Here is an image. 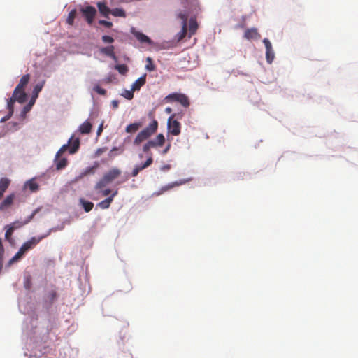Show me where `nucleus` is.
<instances>
[{"label": "nucleus", "mask_w": 358, "mask_h": 358, "mask_svg": "<svg viewBox=\"0 0 358 358\" xmlns=\"http://www.w3.org/2000/svg\"><path fill=\"white\" fill-rule=\"evenodd\" d=\"M122 175L120 169L116 167L110 169L105 173L102 178L95 184L94 190L101 196H107L115 189H110L108 186L117 180Z\"/></svg>", "instance_id": "1"}, {"label": "nucleus", "mask_w": 358, "mask_h": 358, "mask_svg": "<svg viewBox=\"0 0 358 358\" xmlns=\"http://www.w3.org/2000/svg\"><path fill=\"white\" fill-rule=\"evenodd\" d=\"M158 128V122L156 120H153L148 127L143 129L136 136V143H139L149 138L152 134H154Z\"/></svg>", "instance_id": "2"}, {"label": "nucleus", "mask_w": 358, "mask_h": 358, "mask_svg": "<svg viewBox=\"0 0 358 358\" xmlns=\"http://www.w3.org/2000/svg\"><path fill=\"white\" fill-rule=\"evenodd\" d=\"M164 101L167 103L178 102L185 108H187L190 104L189 99L187 95L177 92L169 94L164 98Z\"/></svg>", "instance_id": "3"}, {"label": "nucleus", "mask_w": 358, "mask_h": 358, "mask_svg": "<svg viewBox=\"0 0 358 358\" xmlns=\"http://www.w3.org/2000/svg\"><path fill=\"white\" fill-rule=\"evenodd\" d=\"M165 143V138L162 134H158L155 140L148 141L143 147L145 152H148L151 148L162 147Z\"/></svg>", "instance_id": "4"}, {"label": "nucleus", "mask_w": 358, "mask_h": 358, "mask_svg": "<svg viewBox=\"0 0 358 358\" xmlns=\"http://www.w3.org/2000/svg\"><path fill=\"white\" fill-rule=\"evenodd\" d=\"M80 12L87 23L91 25L96 15V10L92 6H87L80 8Z\"/></svg>", "instance_id": "5"}, {"label": "nucleus", "mask_w": 358, "mask_h": 358, "mask_svg": "<svg viewBox=\"0 0 358 358\" xmlns=\"http://www.w3.org/2000/svg\"><path fill=\"white\" fill-rule=\"evenodd\" d=\"M176 114L171 115L168 120V130L170 134L173 136H178L180 134L181 125L180 123L174 120Z\"/></svg>", "instance_id": "6"}, {"label": "nucleus", "mask_w": 358, "mask_h": 358, "mask_svg": "<svg viewBox=\"0 0 358 358\" xmlns=\"http://www.w3.org/2000/svg\"><path fill=\"white\" fill-rule=\"evenodd\" d=\"M177 17L182 20V29L180 32L177 34L178 41L182 40L187 35V16L185 13H179L177 15Z\"/></svg>", "instance_id": "7"}, {"label": "nucleus", "mask_w": 358, "mask_h": 358, "mask_svg": "<svg viewBox=\"0 0 358 358\" xmlns=\"http://www.w3.org/2000/svg\"><path fill=\"white\" fill-rule=\"evenodd\" d=\"M136 39L139 41L144 48L148 49L153 45V41L148 36L138 31H136Z\"/></svg>", "instance_id": "8"}, {"label": "nucleus", "mask_w": 358, "mask_h": 358, "mask_svg": "<svg viewBox=\"0 0 358 358\" xmlns=\"http://www.w3.org/2000/svg\"><path fill=\"white\" fill-rule=\"evenodd\" d=\"M263 43L266 48V58L268 64H271L275 58V53L271 43L268 38H264Z\"/></svg>", "instance_id": "9"}, {"label": "nucleus", "mask_w": 358, "mask_h": 358, "mask_svg": "<svg viewBox=\"0 0 358 358\" xmlns=\"http://www.w3.org/2000/svg\"><path fill=\"white\" fill-rule=\"evenodd\" d=\"M117 189H115L113 192L110 193V195L107 196L108 197L99 202L97 204V206L101 209H107L110 207L111 203L113 202L114 197L117 194Z\"/></svg>", "instance_id": "10"}, {"label": "nucleus", "mask_w": 358, "mask_h": 358, "mask_svg": "<svg viewBox=\"0 0 358 358\" xmlns=\"http://www.w3.org/2000/svg\"><path fill=\"white\" fill-rule=\"evenodd\" d=\"M189 180H190V179H187V180L183 179V180H180L179 181H176V182L169 183V184L162 187L160 189V190L157 193H156V194L160 195V194H163L164 192L169 191L175 187H178V186L184 185L186 182H189Z\"/></svg>", "instance_id": "11"}, {"label": "nucleus", "mask_w": 358, "mask_h": 358, "mask_svg": "<svg viewBox=\"0 0 358 358\" xmlns=\"http://www.w3.org/2000/svg\"><path fill=\"white\" fill-rule=\"evenodd\" d=\"M96 6L101 15L106 18H109V15L110 14V8L106 2L99 1L96 3Z\"/></svg>", "instance_id": "12"}, {"label": "nucleus", "mask_w": 358, "mask_h": 358, "mask_svg": "<svg viewBox=\"0 0 358 358\" xmlns=\"http://www.w3.org/2000/svg\"><path fill=\"white\" fill-rule=\"evenodd\" d=\"M43 237H32L30 240L22 244L21 248L27 252L36 245Z\"/></svg>", "instance_id": "13"}, {"label": "nucleus", "mask_w": 358, "mask_h": 358, "mask_svg": "<svg viewBox=\"0 0 358 358\" xmlns=\"http://www.w3.org/2000/svg\"><path fill=\"white\" fill-rule=\"evenodd\" d=\"M43 237H32L30 240L22 244L21 248L27 252L36 245Z\"/></svg>", "instance_id": "14"}, {"label": "nucleus", "mask_w": 358, "mask_h": 358, "mask_svg": "<svg viewBox=\"0 0 358 358\" xmlns=\"http://www.w3.org/2000/svg\"><path fill=\"white\" fill-rule=\"evenodd\" d=\"M43 237H32L30 240L22 244L21 248L27 252L36 245Z\"/></svg>", "instance_id": "15"}, {"label": "nucleus", "mask_w": 358, "mask_h": 358, "mask_svg": "<svg viewBox=\"0 0 358 358\" xmlns=\"http://www.w3.org/2000/svg\"><path fill=\"white\" fill-rule=\"evenodd\" d=\"M261 35L256 28L247 29L244 33V38L248 40H258Z\"/></svg>", "instance_id": "16"}, {"label": "nucleus", "mask_w": 358, "mask_h": 358, "mask_svg": "<svg viewBox=\"0 0 358 358\" xmlns=\"http://www.w3.org/2000/svg\"><path fill=\"white\" fill-rule=\"evenodd\" d=\"M15 198V194H10L8 195L5 199L0 203V210H4L10 208Z\"/></svg>", "instance_id": "17"}, {"label": "nucleus", "mask_w": 358, "mask_h": 358, "mask_svg": "<svg viewBox=\"0 0 358 358\" xmlns=\"http://www.w3.org/2000/svg\"><path fill=\"white\" fill-rule=\"evenodd\" d=\"M100 52L102 54L110 57L115 62H117V57L115 54V47L113 45H109L107 47L101 48L100 50Z\"/></svg>", "instance_id": "18"}, {"label": "nucleus", "mask_w": 358, "mask_h": 358, "mask_svg": "<svg viewBox=\"0 0 358 358\" xmlns=\"http://www.w3.org/2000/svg\"><path fill=\"white\" fill-rule=\"evenodd\" d=\"M68 144L69 145H70L69 153L74 154L75 152H77L78 149L79 148L80 140L78 138H73V137H71L69 139Z\"/></svg>", "instance_id": "19"}, {"label": "nucleus", "mask_w": 358, "mask_h": 358, "mask_svg": "<svg viewBox=\"0 0 358 358\" xmlns=\"http://www.w3.org/2000/svg\"><path fill=\"white\" fill-rule=\"evenodd\" d=\"M30 80V75L29 74H26V75H24L20 80V82L18 83V85L15 87V94L17 93V92L19 90H23L24 89V87L27 86V85L28 84L29 81Z\"/></svg>", "instance_id": "20"}, {"label": "nucleus", "mask_w": 358, "mask_h": 358, "mask_svg": "<svg viewBox=\"0 0 358 358\" xmlns=\"http://www.w3.org/2000/svg\"><path fill=\"white\" fill-rule=\"evenodd\" d=\"M16 101H18L20 103H23L27 100V94L24 92V89L19 90L16 94H15V90L13 91L12 96Z\"/></svg>", "instance_id": "21"}, {"label": "nucleus", "mask_w": 358, "mask_h": 358, "mask_svg": "<svg viewBox=\"0 0 358 358\" xmlns=\"http://www.w3.org/2000/svg\"><path fill=\"white\" fill-rule=\"evenodd\" d=\"M10 180L7 178H1L0 180V199L3 197V194L8 188Z\"/></svg>", "instance_id": "22"}, {"label": "nucleus", "mask_w": 358, "mask_h": 358, "mask_svg": "<svg viewBox=\"0 0 358 358\" xmlns=\"http://www.w3.org/2000/svg\"><path fill=\"white\" fill-rule=\"evenodd\" d=\"M198 29V23L195 18L191 17L189 21V37H192Z\"/></svg>", "instance_id": "23"}, {"label": "nucleus", "mask_w": 358, "mask_h": 358, "mask_svg": "<svg viewBox=\"0 0 358 358\" xmlns=\"http://www.w3.org/2000/svg\"><path fill=\"white\" fill-rule=\"evenodd\" d=\"M99 167V163L95 162L92 166L87 167L82 173V176L93 175Z\"/></svg>", "instance_id": "24"}, {"label": "nucleus", "mask_w": 358, "mask_h": 358, "mask_svg": "<svg viewBox=\"0 0 358 358\" xmlns=\"http://www.w3.org/2000/svg\"><path fill=\"white\" fill-rule=\"evenodd\" d=\"M25 187L29 188V190L31 192H36L39 189V186L38 185L36 182L35 181V179L34 178H32V179H30L29 180H28L26 183H25Z\"/></svg>", "instance_id": "25"}, {"label": "nucleus", "mask_w": 358, "mask_h": 358, "mask_svg": "<svg viewBox=\"0 0 358 358\" xmlns=\"http://www.w3.org/2000/svg\"><path fill=\"white\" fill-rule=\"evenodd\" d=\"M92 129V124L88 121L84 122L79 127V131L83 134L90 133Z\"/></svg>", "instance_id": "26"}, {"label": "nucleus", "mask_w": 358, "mask_h": 358, "mask_svg": "<svg viewBox=\"0 0 358 358\" xmlns=\"http://www.w3.org/2000/svg\"><path fill=\"white\" fill-rule=\"evenodd\" d=\"M152 161L153 160H152V155L150 153V155H149L148 158L147 159L146 162L143 164H141V165L136 166V176L138 174V173L140 171H141V170L147 168L148 166H149L152 163Z\"/></svg>", "instance_id": "27"}, {"label": "nucleus", "mask_w": 358, "mask_h": 358, "mask_svg": "<svg viewBox=\"0 0 358 358\" xmlns=\"http://www.w3.org/2000/svg\"><path fill=\"white\" fill-rule=\"evenodd\" d=\"M80 203L84 208L85 211L87 213L91 211L94 207V203L92 202L86 201L84 199H80Z\"/></svg>", "instance_id": "28"}, {"label": "nucleus", "mask_w": 358, "mask_h": 358, "mask_svg": "<svg viewBox=\"0 0 358 358\" xmlns=\"http://www.w3.org/2000/svg\"><path fill=\"white\" fill-rule=\"evenodd\" d=\"M55 162L57 170L62 169L67 165V159L66 158H59V157H56Z\"/></svg>", "instance_id": "29"}, {"label": "nucleus", "mask_w": 358, "mask_h": 358, "mask_svg": "<svg viewBox=\"0 0 358 358\" xmlns=\"http://www.w3.org/2000/svg\"><path fill=\"white\" fill-rule=\"evenodd\" d=\"M25 251L20 247L17 252L12 257V259L10 260V264L14 263L19 259H20L25 254Z\"/></svg>", "instance_id": "30"}, {"label": "nucleus", "mask_w": 358, "mask_h": 358, "mask_svg": "<svg viewBox=\"0 0 358 358\" xmlns=\"http://www.w3.org/2000/svg\"><path fill=\"white\" fill-rule=\"evenodd\" d=\"M77 11L73 9L69 13L66 19V23L71 26L73 25L75 18L76 17Z\"/></svg>", "instance_id": "31"}, {"label": "nucleus", "mask_w": 358, "mask_h": 358, "mask_svg": "<svg viewBox=\"0 0 358 358\" xmlns=\"http://www.w3.org/2000/svg\"><path fill=\"white\" fill-rule=\"evenodd\" d=\"M110 14L115 17H124L126 16L125 12L122 8L110 9Z\"/></svg>", "instance_id": "32"}, {"label": "nucleus", "mask_w": 358, "mask_h": 358, "mask_svg": "<svg viewBox=\"0 0 358 358\" xmlns=\"http://www.w3.org/2000/svg\"><path fill=\"white\" fill-rule=\"evenodd\" d=\"M15 223H13L12 225L8 226V228L7 229L6 234H5V238L8 241H11V236L13 233V231L17 227L15 226ZM19 226H17L18 227Z\"/></svg>", "instance_id": "33"}, {"label": "nucleus", "mask_w": 358, "mask_h": 358, "mask_svg": "<svg viewBox=\"0 0 358 358\" xmlns=\"http://www.w3.org/2000/svg\"><path fill=\"white\" fill-rule=\"evenodd\" d=\"M15 101H16L15 99L13 96L8 101L7 108L9 110V115H8V117H7V119H8L10 117H11V115L13 113L14 103Z\"/></svg>", "instance_id": "34"}, {"label": "nucleus", "mask_w": 358, "mask_h": 358, "mask_svg": "<svg viewBox=\"0 0 358 358\" xmlns=\"http://www.w3.org/2000/svg\"><path fill=\"white\" fill-rule=\"evenodd\" d=\"M43 84H44V82H43L42 83H38L37 85H35L34 90H33V94H32L31 98L36 99L38 97V93L41 91V90L43 87Z\"/></svg>", "instance_id": "35"}, {"label": "nucleus", "mask_w": 358, "mask_h": 358, "mask_svg": "<svg viewBox=\"0 0 358 358\" xmlns=\"http://www.w3.org/2000/svg\"><path fill=\"white\" fill-rule=\"evenodd\" d=\"M146 74L143 75L139 78L136 80V91L139 90L141 86L145 83Z\"/></svg>", "instance_id": "36"}, {"label": "nucleus", "mask_w": 358, "mask_h": 358, "mask_svg": "<svg viewBox=\"0 0 358 358\" xmlns=\"http://www.w3.org/2000/svg\"><path fill=\"white\" fill-rule=\"evenodd\" d=\"M114 68L122 75H125L128 71V67L125 64H117Z\"/></svg>", "instance_id": "37"}, {"label": "nucleus", "mask_w": 358, "mask_h": 358, "mask_svg": "<svg viewBox=\"0 0 358 358\" xmlns=\"http://www.w3.org/2000/svg\"><path fill=\"white\" fill-rule=\"evenodd\" d=\"M134 92V83L131 86V90H124L122 95L127 99H131L133 98V92Z\"/></svg>", "instance_id": "38"}, {"label": "nucleus", "mask_w": 358, "mask_h": 358, "mask_svg": "<svg viewBox=\"0 0 358 358\" xmlns=\"http://www.w3.org/2000/svg\"><path fill=\"white\" fill-rule=\"evenodd\" d=\"M145 69L149 71H152L155 69V66L154 65L152 60L150 57L146 58Z\"/></svg>", "instance_id": "39"}, {"label": "nucleus", "mask_w": 358, "mask_h": 358, "mask_svg": "<svg viewBox=\"0 0 358 358\" xmlns=\"http://www.w3.org/2000/svg\"><path fill=\"white\" fill-rule=\"evenodd\" d=\"M122 152V149L118 148H113L109 152L108 155L110 159L115 157L118 154Z\"/></svg>", "instance_id": "40"}, {"label": "nucleus", "mask_w": 358, "mask_h": 358, "mask_svg": "<svg viewBox=\"0 0 358 358\" xmlns=\"http://www.w3.org/2000/svg\"><path fill=\"white\" fill-rule=\"evenodd\" d=\"M32 285L31 283V277L30 275H27L24 277V286L27 289H29Z\"/></svg>", "instance_id": "41"}, {"label": "nucleus", "mask_w": 358, "mask_h": 358, "mask_svg": "<svg viewBox=\"0 0 358 358\" xmlns=\"http://www.w3.org/2000/svg\"><path fill=\"white\" fill-rule=\"evenodd\" d=\"M98 22L99 24L103 25L107 28H111L113 27V23L107 20H100Z\"/></svg>", "instance_id": "42"}, {"label": "nucleus", "mask_w": 358, "mask_h": 358, "mask_svg": "<svg viewBox=\"0 0 358 358\" xmlns=\"http://www.w3.org/2000/svg\"><path fill=\"white\" fill-rule=\"evenodd\" d=\"M57 297V292L55 291H51L48 294V299L50 302L53 303Z\"/></svg>", "instance_id": "43"}, {"label": "nucleus", "mask_w": 358, "mask_h": 358, "mask_svg": "<svg viewBox=\"0 0 358 358\" xmlns=\"http://www.w3.org/2000/svg\"><path fill=\"white\" fill-rule=\"evenodd\" d=\"M94 90L98 94L101 95H105L106 93V90L103 88H101L100 86L96 85L94 87Z\"/></svg>", "instance_id": "44"}, {"label": "nucleus", "mask_w": 358, "mask_h": 358, "mask_svg": "<svg viewBox=\"0 0 358 358\" xmlns=\"http://www.w3.org/2000/svg\"><path fill=\"white\" fill-rule=\"evenodd\" d=\"M101 38L105 43H112L114 41L113 38L107 35L103 36Z\"/></svg>", "instance_id": "45"}, {"label": "nucleus", "mask_w": 358, "mask_h": 358, "mask_svg": "<svg viewBox=\"0 0 358 358\" xmlns=\"http://www.w3.org/2000/svg\"><path fill=\"white\" fill-rule=\"evenodd\" d=\"M34 102H35V99L31 98V100L29 101V104L24 107V108H23L24 113H27V111H29L30 110V108H31V106H33V104L34 103Z\"/></svg>", "instance_id": "46"}, {"label": "nucleus", "mask_w": 358, "mask_h": 358, "mask_svg": "<svg viewBox=\"0 0 358 358\" xmlns=\"http://www.w3.org/2000/svg\"><path fill=\"white\" fill-rule=\"evenodd\" d=\"M69 147V144L64 145L62 146V148L59 150V151L57 152L56 157H59L60 155L64 152Z\"/></svg>", "instance_id": "47"}, {"label": "nucleus", "mask_w": 358, "mask_h": 358, "mask_svg": "<svg viewBox=\"0 0 358 358\" xmlns=\"http://www.w3.org/2000/svg\"><path fill=\"white\" fill-rule=\"evenodd\" d=\"M107 150V148L104 147V148H99L96 150V152H95V156L96 157H99L101 156L103 152H105Z\"/></svg>", "instance_id": "48"}, {"label": "nucleus", "mask_w": 358, "mask_h": 358, "mask_svg": "<svg viewBox=\"0 0 358 358\" xmlns=\"http://www.w3.org/2000/svg\"><path fill=\"white\" fill-rule=\"evenodd\" d=\"M126 131L128 133L134 131V123L129 124L126 128Z\"/></svg>", "instance_id": "49"}, {"label": "nucleus", "mask_w": 358, "mask_h": 358, "mask_svg": "<svg viewBox=\"0 0 358 358\" xmlns=\"http://www.w3.org/2000/svg\"><path fill=\"white\" fill-rule=\"evenodd\" d=\"M111 106L113 107V109H116L117 108L118 106H119V102L118 101H116V100H113L112 102H111Z\"/></svg>", "instance_id": "50"}, {"label": "nucleus", "mask_w": 358, "mask_h": 358, "mask_svg": "<svg viewBox=\"0 0 358 358\" xmlns=\"http://www.w3.org/2000/svg\"><path fill=\"white\" fill-rule=\"evenodd\" d=\"M3 247L2 245L1 239L0 238V257H3Z\"/></svg>", "instance_id": "51"}, {"label": "nucleus", "mask_w": 358, "mask_h": 358, "mask_svg": "<svg viewBox=\"0 0 358 358\" xmlns=\"http://www.w3.org/2000/svg\"><path fill=\"white\" fill-rule=\"evenodd\" d=\"M103 131V124H101L97 129V135L99 136Z\"/></svg>", "instance_id": "52"}, {"label": "nucleus", "mask_w": 358, "mask_h": 358, "mask_svg": "<svg viewBox=\"0 0 358 358\" xmlns=\"http://www.w3.org/2000/svg\"><path fill=\"white\" fill-rule=\"evenodd\" d=\"M165 112L168 114L171 113L172 112V108L170 107H167L165 108Z\"/></svg>", "instance_id": "53"}, {"label": "nucleus", "mask_w": 358, "mask_h": 358, "mask_svg": "<svg viewBox=\"0 0 358 358\" xmlns=\"http://www.w3.org/2000/svg\"><path fill=\"white\" fill-rule=\"evenodd\" d=\"M170 169V166L169 165H166L164 166H163L162 168V170L165 171V170H169Z\"/></svg>", "instance_id": "54"}, {"label": "nucleus", "mask_w": 358, "mask_h": 358, "mask_svg": "<svg viewBox=\"0 0 358 358\" xmlns=\"http://www.w3.org/2000/svg\"><path fill=\"white\" fill-rule=\"evenodd\" d=\"M170 148V145H169L164 150L163 153H166Z\"/></svg>", "instance_id": "55"}, {"label": "nucleus", "mask_w": 358, "mask_h": 358, "mask_svg": "<svg viewBox=\"0 0 358 358\" xmlns=\"http://www.w3.org/2000/svg\"><path fill=\"white\" fill-rule=\"evenodd\" d=\"M2 258L3 257H0V270L1 269L2 267Z\"/></svg>", "instance_id": "56"}, {"label": "nucleus", "mask_w": 358, "mask_h": 358, "mask_svg": "<svg viewBox=\"0 0 358 358\" xmlns=\"http://www.w3.org/2000/svg\"><path fill=\"white\" fill-rule=\"evenodd\" d=\"M140 126L141 125L139 124L136 123V127H135L136 131L138 130V129L139 128Z\"/></svg>", "instance_id": "57"}, {"label": "nucleus", "mask_w": 358, "mask_h": 358, "mask_svg": "<svg viewBox=\"0 0 358 358\" xmlns=\"http://www.w3.org/2000/svg\"><path fill=\"white\" fill-rule=\"evenodd\" d=\"M131 32L132 34H134V28H133V27H132V28L131 29Z\"/></svg>", "instance_id": "58"}, {"label": "nucleus", "mask_w": 358, "mask_h": 358, "mask_svg": "<svg viewBox=\"0 0 358 358\" xmlns=\"http://www.w3.org/2000/svg\"><path fill=\"white\" fill-rule=\"evenodd\" d=\"M124 180H121V181H117V185H119V184L122 183Z\"/></svg>", "instance_id": "59"}, {"label": "nucleus", "mask_w": 358, "mask_h": 358, "mask_svg": "<svg viewBox=\"0 0 358 358\" xmlns=\"http://www.w3.org/2000/svg\"><path fill=\"white\" fill-rule=\"evenodd\" d=\"M113 0H110V6H113Z\"/></svg>", "instance_id": "60"}]
</instances>
